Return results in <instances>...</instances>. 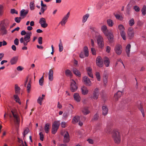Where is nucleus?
I'll use <instances>...</instances> for the list:
<instances>
[{
  "label": "nucleus",
  "mask_w": 146,
  "mask_h": 146,
  "mask_svg": "<svg viewBox=\"0 0 146 146\" xmlns=\"http://www.w3.org/2000/svg\"><path fill=\"white\" fill-rule=\"evenodd\" d=\"M8 115L11 119L14 121L15 123L19 124L20 122V118L17 112L15 110H12L11 112L8 111L7 113H5L4 115L5 119L6 115Z\"/></svg>",
  "instance_id": "1"
},
{
  "label": "nucleus",
  "mask_w": 146,
  "mask_h": 146,
  "mask_svg": "<svg viewBox=\"0 0 146 146\" xmlns=\"http://www.w3.org/2000/svg\"><path fill=\"white\" fill-rule=\"evenodd\" d=\"M21 34L22 35H26L24 38L22 37L20 39V42L23 43L24 46H27L28 43L31 40L30 37L32 33L31 32L26 33L25 30H23L21 32Z\"/></svg>",
  "instance_id": "2"
},
{
  "label": "nucleus",
  "mask_w": 146,
  "mask_h": 146,
  "mask_svg": "<svg viewBox=\"0 0 146 146\" xmlns=\"http://www.w3.org/2000/svg\"><path fill=\"white\" fill-rule=\"evenodd\" d=\"M112 138L114 143L117 144H119L121 141V135L120 132L117 130H113L111 133Z\"/></svg>",
  "instance_id": "3"
},
{
  "label": "nucleus",
  "mask_w": 146,
  "mask_h": 146,
  "mask_svg": "<svg viewBox=\"0 0 146 146\" xmlns=\"http://www.w3.org/2000/svg\"><path fill=\"white\" fill-rule=\"evenodd\" d=\"M101 30L105 35L108 36V38L109 41L112 42L113 39V33L108 32L107 26L103 25L101 27Z\"/></svg>",
  "instance_id": "4"
},
{
  "label": "nucleus",
  "mask_w": 146,
  "mask_h": 146,
  "mask_svg": "<svg viewBox=\"0 0 146 146\" xmlns=\"http://www.w3.org/2000/svg\"><path fill=\"white\" fill-rule=\"evenodd\" d=\"M60 125V123L59 121H55L52 125V132L53 134H54L56 132L58 129Z\"/></svg>",
  "instance_id": "5"
},
{
  "label": "nucleus",
  "mask_w": 146,
  "mask_h": 146,
  "mask_svg": "<svg viewBox=\"0 0 146 146\" xmlns=\"http://www.w3.org/2000/svg\"><path fill=\"white\" fill-rule=\"evenodd\" d=\"M103 40V39L101 35H100L97 36V43L99 47L101 48H103L104 46Z\"/></svg>",
  "instance_id": "6"
},
{
  "label": "nucleus",
  "mask_w": 146,
  "mask_h": 146,
  "mask_svg": "<svg viewBox=\"0 0 146 146\" xmlns=\"http://www.w3.org/2000/svg\"><path fill=\"white\" fill-rule=\"evenodd\" d=\"M78 87L76 85V83L73 80H71L70 90L72 92H75L77 89Z\"/></svg>",
  "instance_id": "7"
},
{
  "label": "nucleus",
  "mask_w": 146,
  "mask_h": 146,
  "mask_svg": "<svg viewBox=\"0 0 146 146\" xmlns=\"http://www.w3.org/2000/svg\"><path fill=\"white\" fill-rule=\"evenodd\" d=\"M114 50L117 54L120 55L122 52V47L120 44H117L115 47Z\"/></svg>",
  "instance_id": "8"
},
{
  "label": "nucleus",
  "mask_w": 146,
  "mask_h": 146,
  "mask_svg": "<svg viewBox=\"0 0 146 146\" xmlns=\"http://www.w3.org/2000/svg\"><path fill=\"white\" fill-rule=\"evenodd\" d=\"M70 15V12H68L67 14L64 16L61 21L60 22V24H61L62 26L64 25L67 22Z\"/></svg>",
  "instance_id": "9"
},
{
  "label": "nucleus",
  "mask_w": 146,
  "mask_h": 146,
  "mask_svg": "<svg viewBox=\"0 0 146 146\" xmlns=\"http://www.w3.org/2000/svg\"><path fill=\"white\" fill-rule=\"evenodd\" d=\"M99 95V90L98 88H95L93 93L92 98L94 100H97L98 98Z\"/></svg>",
  "instance_id": "10"
},
{
  "label": "nucleus",
  "mask_w": 146,
  "mask_h": 146,
  "mask_svg": "<svg viewBox=\"0 0 146 146\" xmlns=\"http://www.w3.org/2000/svg\"><path fill=\"white\" fill-rule=\"evenodd\" d=\"M97 65L100 67H102L103 66V60L102 58L100 56L97 57L96 60Z\"/></svg>",
  "instance_id": "11"
},
{
  "label": "nucleus",
  "mask_w": 146,
  "mask_h": 146,
  "mask_svg": "<svg viewBox=\"0 0 146 146\" xmlns=\"http://www.w3.org/2000/svg\"><path fill=\"white\" fill-rule=\"evenodd\" d=\"M39 23L43 28H46L48 26V24L46 23V21L44 18H41L40 19Z\"/></svg>",
  "instance_id": "12"
},
{
  "label": "nucleus",
  "mask_w": 146,
  "mask_h": 146,
  "mask_svg": "<svg viewBox=\"0 0 146 146\" xmlns=\"http://www.w3.org/2000/svg\"><path fill=\"white\" fill-rule=\"evenodd\" d=\"M128 35L130 39H131L134 36V32L132 27L129 28L127 32Z\"/></svg>",
  "instance_id": "13"
},
{
  "label": "nucleus",
  "mask_w": 146,
  "mask_h": 146,
  "mask_svg": "<svg viewBox=\"0 0 146 146\" xmlns=\"http://www.w3.org/2000/svg\"><path fill=\"white\" fill-rule=\"evenodd\" d=\"M10 23L9 21L7 19H6L2 21L1 23V26H3L5 28L8 27Z\"/></svg>",
  "instance_id": "14"
},
{
  "label": "nucleus",
  "mask_w": 146,
  "mask_h": 146,
  "mask_svg": "<svg viewBox=\"0 0 146 146\" xmlns=\"http://www.w3.org/2000/svg\"><path fill=\"white\" fill-rule=\"evenodd\" d=\"M83 80L85 84L86 85L89 86H90L91 85V82L88 77L85 76L84 77Z\"/></svg>",
  "instance_id": "15"
},
{
  "label": "nucleus",
  "mask_w": 146,
  "mask_h": 146,
  "mask_svg": "<svg viewBox=\"0 0 146 146\" xmlns=\"http://www.w3.org/2000/svg\"><path fill=\"white\" fill-rule=\"evenodd\" d=\"M41 8L40 11L42 13H43L44 11L46 10L47 7L46 5L43 4L42 1H41Z\"/></svg>",
  "instance_id": "16"
},
{
  "label": "nucleus",
  "mask_w": 146,
  "mask_h": 146,
  "mask_svg": "<svg viewBox=\"0 0 146 146\" xmlns=\"http://www.w3.org/2000/svg\"><path fill=\"white\" fill-rule=\"evenodd\" d=\"M64 143H68L70 140L69 135L68 132H66L65 134L64 138Z\"/></svg>",
  "instance_id": "17"
},
{
  "label": "nucleus",
  "mask_w": 146,
  "mask_h": 146,
  "mask_svg": "<svg viewBox=\"0 0 146 146\" xmlns=\"http://www.w3.org/2000/svg\"><path fill=\"white\" fill-rule=\"evenodd\" d=\"M81 111L82 113L85 115L88 114L90 112L87 107H83L82 108Z\"/></svg>",
  "instance_id": "18"
},
{
  "label": "nucleus",
  "mask_w": 146,
  "mask_h": 146,
  "mask_svg": "<svg viewBox=\"0 0 146 146\" xmlns=\"http://www.w3.org/2000/svg\"><path fill=\"white\" fill-rule=\"evenodd\" d=\"M137 106L139 109L141 111L142 114L143 116L144 117L145 116V113H144V110H143L142 106V105H141V103L140 102H138L137 104Z\"/></svg>",
  "instance_id": "19"
},
{
  "label": "nucleus",
  "mask_w": 146,
  "mask_h": 146,
  "mask_svg": "<svg viewBox=\"0 0 146 146\" xmlns=\"http://www.w3.org/2000/svg\"><path fill=\"white\" fill-rule=\"evenodd\" d=\"M82 93V94L85 95L87 94L88 92V90L87 87L83 86L81 88Z\"/></svg>",
  "instance_id": "20"
},
{
  "label": "nucleus",
  "mask_w": 146,
  "mask_h": 146,
  "mask_svg": "<svg viewBox=\"0 0 146 146\" xmlns=\"http://www.w3.org/2000/svg\"><path fill=\"white\" fill-rule=\"evenodd\" d=\"M28 13V10H25L24 9H22L20 12V15L21 17H23V18L26 16Z\"/></svg>",
  "instance_id": "21"
},
{
  "label": "nucleus",
  "mask_w": 146,
  "mask_h": 146,
  "mask_svg": "<svg viewBox=\"0 0 146 146\" xmlns=\"http://www.w3.org/2000/svg\"><path fill=\"white\" fill-rule=\"evenodd\" d=\"M53 70L51 69H50L48 73V79L50 81H52L53 80Z\"/></svg>",
  "instance_id": "22"
},
{
  "label": "nucleus",
  "mask_w": 146,
  "mask_h": 146,
  "mask_svg": "<svg viewBox=\"0 0 146 146\" xmlns=\"http://www.w3.org/2000/svg\"><path fill=\"white\" fill-rule=\"evenodd\" d=\"M73 97L75 100L77 102H79L80 101L81 98L78 93H74Z\"/></svg>",
  "instance_id": "23"
},
{
  "label": "nucleus",
  "mask_w": 146,
  "mask_h": 146,
  "mask_svg": "<svg viewBox=\"0 0 146 146\" xmlns=\"http://www.w3.org/2000/svg\"><path fill=\"white\" fill-rule=\"evenodd\" d=\"M18 60V57L14 56L10 60V63L11 65L17 63Z\"/></svg>",
  "instance_id": "24"
},
{
  "label": "nucleus",
  "mask_w": 146,
  "mask_h": 146,
  "mask_svg": "<svg viewBox=\"0 0 146 146\" xmlns=\"http://www.w3.org/2000/svg\"><path fill=\"white\" fill-rule=\"evenodd\" d=\"M131 45L130 44H128L126 48V52L128 56H129Z\"/></svg>",
  "instance_id": "25"
},
{
  "label": "nucleus",
  "mask_w": 146,
  "mask_h": 146,
  "mask_svg": "<svg viewBox=\"0 0 146 146\" xmlns=\"http://www.w3.org/2000/svg\"><path fill=\"white\" fill-rule=\"evenodd\" d=\"M104 63L106 67L109 66L110 60L109 58L106 57H105L104 58Z\"/></svg>",
  "instance_id": "26"
},
{
  "label": "nucleus",
  "mask_w": 146,
  "mask_h": 146,
  "mask_svg": "<svg viewBox=\"0 0 146 146\" xmlns=\"http://www.w3.org/2000/svg\"><path fill=\"white\" fill-rule=\"evenodd\" d=\"M102 114L105 115L108 113V109L106 106H103L102 107Z\"/></svg>",
  "instance_id": "27"
},
{
  "label": "nucleus",
  "mask_w": 146,
  "mask_h": 146,
  "mask_svg": "<svg viewBox=\"0 0 146 146\" xmlns=\"http://www.w3.org/2000/svg\"><path fill=\"white\" fill-rule=\"evenodd\" d=\"M0 31L1 32V34L2 35H6L7 33V31L5 27L3 26H0Z\"/></svg>",
  "instance_id": "28"
},
{
  "label": "nucleus",
  "mask_w": 146,
  "mask_h": 146,
  "mask_svg": "<svg viewBox=\"0 0 146 146\" xmlns=\"http://www.w3.org/2000/svg\"><path fill=\"white\" fill-rule=\"evenodd\" d=\"M50 129V124L49 123H46L44 127V130L46 133H48Z\"/></svg>",
  "instance_id": "29"
},
{
  "label": "nucleus",
  "mask_w": 146,
  "mask_h": 146,
  "mask_svg": "<svg viewBox=\"0 0 146 146\" xmlns=\"http://www.w3.org/2000/svg\"><path fill=\"white\" fill-rule=\"evenodd\" d=\"M45 96V95L44 94H42V97H41L40 96L39 97L37 100V102L40 105H42V101L43 100L44 97Z\"/></svg>",
  "instance_id": "30"
},
{
  "label": "nucleus",
  "mask_w": 146,
  "mask_h": 146,
  "mask_svg": "<svg viewBox=\"0 0 146 146\" xmlns=\"http://www.w3.org/2000/svg\"><path fill=\"white\" fill-rule=\"evenodd\" d=\"M122 94V92L118 91L115 94L114 97L115 99L117 100V99L121 97Z\"/></svg>",
  "instance_id": "31"
},
{
  "label": "nucleus",
  "mask_w": 146,
  "mask_h": 146,
  "mask_svg": "<svg viewBox=\"0 0 146 146\" xmlns=\"http://www.w3.org/2000/svg\"><path fill=\"white\" fill-rule=\"evenodd\" d=\"M18 141L19 143V146H27L26 142L24 141L25 144L23 143V141L19 138H18Z\"/></svg>",
  "instance_id": "32"
},
{
  "label": "nucleus",
  "mask_w": 146,
  "mask_h": 146,
  "mask_svg": "<svg viewBox=\"0 0 146 146\" xmlns=\"http://www.w3.org/2000/svg\"><path fill=\"white\" fill-rule=\"evenodd\" d=\"M20 88L19 87L17 84H16L15 85V93L18 94L19 93Z\"/></svg>",
  "instance_id": "33"
},
{
  "label": "nucleus",
  "mask_w": 146,
  "mask_h": 146,
  "mask_svg": "<svg viewBox=\"0 0 146 146\" xmlns=\"http://www.w3.org/2000/svg\"><path fill=\"white\" fill-rule=\"evenodd\" d=\"M84 51L85 56L86 57L88 56L89 55V52L87 47L85 46L84 47Z\"/></svg>",
  "instance_id": "34"
},
{
  "label": "nucleus",
  "mask_w": 146,
  "mask_h": 146,
  "mask_svg": "<svg viewBox=\"0 0 146 146\" xmlns=\"http://www.w3.org/2000/svg\"><path fill=\"white\" fill-rule=\"evenodd\" d=\"M73 71L74 74L76 75L79 77L80 76V72L76 68H73Z\"/></svg>",
  "instance_id": "35"
},
{
  "label": "nucleus",
  "mask_w": 146,
  "mask_h": 146,
  "mask_svg": "<svg viewBox=\"0 0 146 146\" xmlns=\"http://www.w3.org/2000/svg\"><path fill=\"white\" fill-rule=\"evenodd\" d=\"M65 73L66 76H70V77H71L72 76V74L71 71L69 70H66Z\"/></svg>",
  "instance_id": "36"
},
{
  "label": "nucleus",
  "mask_w": 146,
  "mask_h": 146,
  "mask_svg": "<svg viewBox=\"0 0 146 146\" xmlns=\"http://www.w3.org/2000/svg\"><path fill=\"white\" fill-rule=\"evenodd\" d=\"M89 16V15L88 14H87L84 15L82 18V22L83 23H84L86 22L87 21V19Z\"/></svg>",
  "instance_id": "37"
},
{
  "label": "nucleus",
  "mask_w": 146,
  "mask_h": 146,
  "mask_svg": "<svg viewBox=\"0 0 146 146\" xmlns=\"http://www.w3.org/2000/svg\"><path fill=\"white\" fill-rule=\"evenodd\" d=\"M141 11L143 15L144 16L146 14V6L144 5L141 9Z\"/></svg>",
  "instance_id": "38"
},
{
  "label": "nucleus",
  "mask_w": 146,
  "mask_h": 146,
  "mask_svg": "<svg viewBox=\"0 0 146 146\" xmlns=\"http://www.w3.org/2000/svg\"><path fill=\"white\" fill-rule=\"evenodd\" d=\"M80 119V117L78 116H76L74 117L73 119V123H77Z\"/></svg>",
  "instance_id": "39"
},
{
  "label": "nucleus",
  "mask_w": 146,
  "mask_h": 146,
  "mask_svg": "<svg viewBox=\"0 0 146 146\" xmlns=\"http://www.w3.org/2000/svg\"><path fill=\"white\" fill-rule=\"evenodd\" d=\"M35 5L34 4V1H32L30 2V9L33 10L35 9Z\"/></svg>",
  "instance_id": "40"
},
{
  "label": "nucleus",
  "mask_w": 146,
  "mask_h": 146,
  "mask_svg": "<svg viewBox=\"0 0 146 146\" xmlns=\"http://www.w3.org/2000/svg\"><path fill=\"white\" fill-rule=\"evenodd\" d=\"M58 46L59 47V51L60 52H61L63 50V47L62 46V44L61 40H60V43L59 44Z\"/></svg>",
  "instance_id": "41"
},
{
  "label": "nucleus",
  "mask_w": 146,
  "mask_h": 146,
  "mask_svg": "<svg viewBox=\"0 0 146 146\" xmlns=\"http://www.w3.org/2000/svg\"><path fill=\"white\" fill-rule=\"evenodd\" d=\"M107 23L108 25L110 27L112 26L113 24V21L110 19H108L107 20Z\"/></svg>",
  "instance_id": "42"
},
{
  "label": "nucleus",
  "mask_w": 146,
  "mask_h": 146,
  "mask_svg": "<svg viewBox=\"0 0 146 146\" xmlns=\"http://www.w3.org/2000/svg\"><path fill=\"white\" fill-rule=\"evenodd\" d=\"M120 35H121V36L122 38L124 40H126V37H125V31H120Z\"/></svg>",
  "instance_id": "43"
},
{
  "label": "nucleus",
  "mask_w": 146,
  "mask_h": 146,
  "mask_svg": "<svg viewBox=\"0 0 146 146\" xmlns=\"http://www.w3.org/2000/svg\"><path fill=\"white\" fill-rule=\"evenodd\" d=\"M14 98L16 102H18L20 104H21V103L19 102V97L17 95H15L14 96Z\"/></svg>",
  "instance_id": "44"
},
{
  "label": "nucleus",
  "mask_w": 146,
  "mask_h": 146,
  "mask_svg": "<svg viewBox=\"0 0 146 146\" xmlns=\"http://www.w3.org/2000/svg\"><path fill=\"white\" fill-rule=\"evenodd\" d=\"M44 82V76H43L39 80V85L41 86H42L43 85Z\"/></svg>",
  "instance_id": "45"
},
{
  "label": "nucleus",
  "mask_w": 146,
  "mask_h": 146,
  "mask_svg": "<svg viewBox=\"0 0 146 146\" xmlns=\"http://www.w3.org/2000/svg\"><path fill=\"white\" fill-rule=\"evenodd\" d=\"M118 28L120 31H124L125 30L124 26L122 25H119Z\"/></svg>",
  "instance_id": "46"
},
{
  "label": "nucleus",
  "mask_w": 146,
  "mask_h": 146,
  "mask_svg": "<svg viewBox=\"0 0 146 146\" xmlns=\"http://www.w3.org/2000/svg\"><path fill=\"white\" fill-rule=\"evenodd\" d=\"M129 24L130 26H132L134 24V21L133 19H132L129 21Z\"/></svg>",
  "instance_id": "47"
},
{
  "label": "nucleus",
  "mask_w": 146,
  "mask_h": 146,
  "mask_svg": "<svg viewBox=\"0 0 146 146\" xmlns=\"http://www.w3.org/2000/svg\"><path fill=\"white\" fill-rule=\"evenodd\" d=\"M31 81L28 83L27 85V90L28 93L29 92L30 89L31 87V85L30 84Z\"/></svg>",
  "instance_id": "48"
},
{
  "label": "nucleus",
  "mask_w": 146,
  "mask_h": 146,
  "mask_svg": "<svg viewBox=\"0 0 146 146\" xmlns=\"http://www.w3.org/2000/svg\"><path fill=\"white\" fill-rule=\"evenodd\" d=\"M21 19V17H16L15 18V21L17 23H19L20 22Z\"/></svg>",
  "instance_id": "49"
},
{
  "label": "nucleus",
  "mask_w": 146,
  "mask_h": 146,
  "mask_svg": "<svg viewBox=\"0 0 146 146\" xmlns=\"http://www.w3.org/2000/svg\"><path fill=\"white\" fill-rule=\"evenodd\" d=\"M96 76L98 81H100V75L99 72H97L96 73Z\"/></svg>",
  "instance_id": "50"
},
{
  "label": "nucleus",
  "mask_w": 146,
  "mask_h": 146,
  "mask_svg": "<svg viewBox=\"0 0 146 146\" xmlns=\"http://www.w3.org/2000/svg\"><path fill=\"white\" fill-rule=\"evenodd\" d=\"M133 9L136 12H139L140 10V8L137 6H135L133 7Z\"/></svg>",
  "instance_id": "51"
},
{
  "label": "nucleus",
  "mask_w": 146,
  "mask_h": 146,
  "mask_svg": "<svg viewBox=\"0 0 146 146\" xmlns=\"http://www.w3.org/2000/svg\"><path fill=\"white\" fill-rule=\"evenodd\" d=\"M42 38L41 37H39L38 39V42L40 44H42Z\"/></svg>",
  "instance_id": "52"
},
{
  "label": "nucleus",
  "mask_w": 146,
  "mask_h": 146,
  "mask_svg": "<svg viewBox=\"0 0 146 146\" xmlns=\"http://www.w3.org/2000/svg\"><path fill=\"white\" fill-rule=\"evenodd\" d=\"M14 44L16 45H18L19 44V40L18 39L16 38L14 41Z\"/></svg>",
  "instance_id": "53"
},
{
  "label": "nucleus",
  "mask_w": 146,
  "mask_h": 146,
  "mask_svg": "<svg viewBox=\"0 0 146 146\" xmlns=\"http://www.w3.org/2000/svg\"><path fill=\"white\" fill-rule=\"evenodd\" d=\"M29 131V129L27 128L25 129L23 137H25V135L28 133Z\"/></svg>",
  "instance_id": "54"
},
{
  "label": "nucleus",
  "mask_w": 146,
  "mask_h": 146,
  "mask_svg": "<svg viewBox=\"0 0 146 146\" xmlns=\"http://www.w3.org/2000/svg\"><path fill=\"white\" fill-rule=\"evenodd\" d=\"M98 117L99 115L98 114L96 113L94 115L93 120H98Z\"/></svg>",
  "instance_id": "55"
},
{
  "label": "nucleus",
  "mask_w": 146,
  "mask_h": 146,
  "mask_svg": "<svg viewBox=\"0 0 146 146\" xmlns=\"http://www.w3.org/2000/svg\"><path fill=\"white\" fill-rule=\"evenodd\" d=\"M3 11V6L0 5V16L2 15Z\"/></svg>",
  "instance_id": "56"
},
{
  "label": "nucleus",
  "mask_w": 146,
  "mask_h": 146,
  "mask_svg": "<svg viewBox=\"0 0 146 146\" xmlns=\"http://www.w3.org/2000/svg\"><path fill=\"white\" fill-rule=\"evenodd\" d=\"M40 136V139L41 141H43L44 138V135L42 132H40L39 133Z\"/></svg>",
  "instance_id": "57"
},
{
  "label": "nucleus",
  "mask_w": 146,
  "mask_h": 146,
  "mask_svg": "<svg viewBox=\"0 0 146 146\" xmlns=\"http://www.w3.org/2000/svg\"><path fill=\"white\" fill-rule=\"evenodd\" d=\"M11 12L12 14L15 13L16 14H18L17 11L15 10L14 9H12L11 10Z\"/></svg>",
  "instance_id": "58"
},
{
  "label": "nucleus",
  "mask_w": 146,
  "mask_h": 146,
  "mask_svg": "<svg viewBox=\"0 0 146 146\" xmlns=\"http://www.w3.org/2000/svg\"><path fill=\"white\" fill-rule=\"evenodd\" d=\"M91 51L92 54L93 55H95L96 54V51L95 48H91Z\"/></svg>",
  "instance_id": "59"
},
{
  "label": "nucleus",
  "mask_w": 146,
  "mask_h": 146,
  "mask_svg": "<svg viewBox=\"0 0 146 146\" xmlns=\"http://www.w3.org/2000/svg\"><path fill=\"white\" fill-rule=\"evenodd\" d=\"M66 123L65 122H62L61 123V125L62 127L65 128L66 127Z\"/></svg>",
  "instance_id": "60"
},
{
  "label": "nucleus",
  "mask_w": 146,
  "mask_h": 146,
  "mask_svg": "<svg viewBox=\"0 0 146 146\" xmlns=\"http://www.w3.org/2000/svg\"><path fill=\"white\" fill-rule=\"evenodd\" d=\"M115 16L116 19H118L121 20L122 19L121 17L118 14H116L115 15Z\"/></svg>",
  "instance_id": "61"
},
{
  "label": "nucleus",
  "mask_w": 146,
  "mask_h": 146,
  "mask_svg": "<svg viewBox=\"0 0 146 146\" xmlns=\"http://www.w3.org/2000/svg\"><path fill=\"white\" fill-rule=\"evenodd\" d=\"M68 115V114L67 112H64L63 114V117L66 118H67Z\"/></svg>",
  "instance_id": "62"
},
{
  "label": "nucleus",
  "mask_w": 146,
  "mask_h": 146,
  "mask_svg": "<svg viewBox=\"0 0 146 146\" xmlns=\"http://www.w3.org/2000/svg\"><path fill=\"white\" fill-rule=\"evenodd\" d=\"M23 68L20 66H18L17 68V70L19 71H21L23 70Z\"/></svg>",
  "instance_id": "63"
},
{
  "label": "nucleus",
  "mask_w": 146,
  "mask_h": 146,
  "mask_svg": "<svg viewBox=\"0 0 146 146\" xmlns=\"http://www.w3.org/2000/svg\"><path fill=\"white\" fill-rule=\"evenodd\" d=\"M110 47L109 46H107L106 49V52L108 53H109L110 50Z\"/></svg>",
  "instance_id": "64"
}]
</instances>
